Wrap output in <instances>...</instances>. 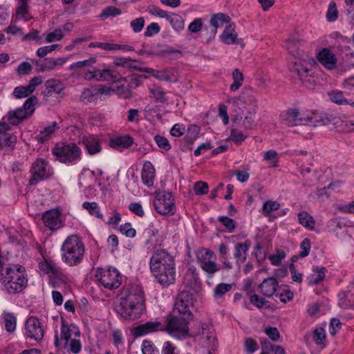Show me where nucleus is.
I'll return each mask as SVG.
<instances>
[{"instance_id":"nucleus-1","label":"nucleus","mask_w":354,"mask_h":354,"mask_svg":"<svg viewBox=\"0 0 354 354\" xmlns=\"http://www.w3.org/2000/svg\"><path fill=\"white\" fill-rule=\"evenodd\" d=\"M192 317H187L182 315L174 313L173 317L168 319L165 326L158 321L147 322L134 327L131 334L135 337L144 336L151 333L167 330L169 333L178 338H185L188 335V320Z\"/></svg>"},{"instance_id":"nucleus-2","label":"nucleus","mask_w":354,"mask_h":354,"mask_svg":"<svg viewBox=\"0 0 354 354\" xmlns=\"http://www.w3.org/2000/svg\"><path fill=\"white\" fill-rule=\"evenodd\" d=\"M145 310L144 292L139 286H132L120 293L115 311L126 319L134 320L140 317Z\"/></svg>"},{"instance_id":"nucleus-3","label":"nucleus","mask_w":354,"mask_h":354,"mask_svg":"<svg viewBox=\"0 0 354 354\" xmlns=\"http://www.w3.org/2000/svg\"><path fill=\"white\" fill-rule=\"evenodd\" d=\"M24 271V267L19 265L1 268L0 283L3 289L8 294L21 292L26 287L28 282Z\"/></svg>"},{"instance_id":"nucleus-4","label":"nucleus","mask_w":354,"mask_h":354,"mask_svg":"<svg viewBox=\"0 0 354 354\" xmlns=\"http://www.w3.org/2000/svg\"><path fill=\"white\" fill-rule=\"evenodd\" d=\"M62 260L66 265L73 267L80 265L84 259L85 247L81 238L77 234L66 237L61 246Z\"/></svg>"},{"instance_id":"nucleus-5","label":"nucleus","mask_w":354,"mask_h":354,"mask_svg":"<svg viewBox=\"0 0 354 354\" xmlns=\"http://www.w3.org/2000/svg\"><path fill=\"white\" fill-rule=\"evenodd\" d=\"M53 154L62 163H70L80 159L82 151L75 143L57 144L53 149Z\"/></svg>"},{"instance_id":"nucleus-6","label":"nucleus","mask_w":354,"mask_h":354,"mask_svg":"<svg viewBox=\"0 0 354 354\" xmlns=\"http://www.w3.org/2000/svg\"><path fill=\"white\" fill-rule=\"evenodd\" d=\"M310 66L311 59L308 56L297 59L290 65L289 69L292 77L299 79L306 87L310 88L313 86L314 82L309 77Z\"/></svg>"},{"instance_id":"nucleus-7","label":"nucleus","mask_w":354,"mask_h":354,"mask_svg":"<svg viewBox=\"0 0 354 354\" xmlns=\"http://www.w3.org/2000/svg\"><path fill=\"white\" fill-rule=\"evenodd\" d=\"M30 173L29 184L30 185H37L40 181L48 178L53 174L49 162L41 158H37L32 162Z\"/></svg>"},{"instance_id":"nucleus-8","label":"nucleus","mask_w":354,"mask_h":354,"mask_svg":"<svg viewBox=\"0 0 354 354\" xmlns=\"http://www.w3.org/2000/svg\"><path fill=\"white\" fill-rule=\"evenodd\" d=\"M196 339L198 344L208 349V354H212L217 346L215 330L210 322H204L201 324V330L196 335Z\"/></svg>"},{"instance_id":"nucleus-9","label":"nucleus","mask_w":354,"mask_h":354,"mask_svg":"<svg viewBox=\"0 0 354 354\" xmlns=\"http://www.w3.org/2000/svg\"><path fill=\"white\" fill-rule=\"evenodd\" d=\"M95 276L105 288L116 289L121 285L122 277L115 268H97Z\"/></svg>"},{"instance_id":"nucleus-10","label":"nucleus","mask_w":354,"mask_h":354,"mask_svg":"<svg viewBox=\"0 0 354 354\" xmlns=\"http://www.w3.org/2000/svg\"><path fill=\"white\" fill-rule=\"evenodd\" d=\"M153 205L160 214L169 215L175 212L174 199L172 194L167 191L156 192Z\"/></svg>"},{"instance_id":"nucleus-11","label":"nucleus","mask_w":354,"mask_h":354,"mask_svg":"<svg viewBox=\"0 0 354 354\" xmlns=\"http://www.w3.org/2000/svg\"><path fill=\"white\" fill-rule=\"evenodd\" d=\"M198 263L202 270L209 277L220 270V266L215 263L216 257L215 254L207 249L199 250L196 254Z\"/></svg>"},{"instance_id":"nucleus-12","label":"nucleus","mask_w":354,"mask_h":354,"mask_svg":"<svg viewBox=\"0 0 354 354\" xmlns=\"http://www.w3.org/2000/svg\"><path fill=\"white\" fill-rule=\"evenodd\" d=\"M194 308V299L193 295L188 291H182L176 298L174 313H178L187 317H192V310Z\"/></svg>"},{"instance_id":"nucleus-13","label":"nucleus","mask_w":354,"mask_h":354,"mask_svg":"<svg viewBox=\"0 0 354 354\" xmlns=\"http://www.w3.org/2000/svg\"><path fill=\"white\" fill-rule=\"evenodd\" d=\"M45 330L40 320L34 316L28 317L25 323L24 337L35 341H40L44 338Z\"/></svg>"},{"instance_id":"nucleus-14","label":"nucleus","mask_w":354,"mask_h":354,"mask_svg":"<svg viewBox=\"0 0 354 354\" xmlns=\"http://www.w3.org/2000/svg\"><path fill=\"white\" fill-rule=\"evenodd\" d=\"M62 326L60 337L59 338L57 331L55 332L54 344L55 347L59 348L62 346V342H64V347H67L68 342L71 339V337H80V331L74 324L68 325L65 319L62 318Z\"/></svg>"},{"instance_id":"nucleus-15","label":"nucleus","mask_w":354,"mask_h":354,"mask_svg":"<svg viewBox=\"0 0 354 354\" xmlns=\"http://www.w3.org/2000/svg\"><path fill=\"white\" fill-rule=\"evenodd\" d=\"M174 266H176L174 257L165 250H156L150 258V270Z\"/></svg>"},{"instance_id":"nucleus-16","label":"nucleus","mask_w":354,"mask_h":354,"mask_svg":"<svg viewBox=\"0 0 354 354\" xmlns=\"http://www.w3.org/2000/svg\"><path fill=\"white\" fill-rule=\"evenodd\" d=\"M240 109H245L247 107L256 106L258 108L257 94L252 88H246L242 90L237 98H233L230 101Z\"/></svg>"},{"instance_id":"nucleus-17","label":"nucleus","mask_w":354,"mask_h":354,"mask_svg":"<svg viewBox=\"0 0 354 354\" xmlns=\"http://www.w3.org/2000/svg\"><path fill=\"white\" fill-rule=\"evenodd\" d=\"M156 281L163 286H168L176 280V266L151 270Z\"/></svg>"},{"instance_id":"nucleus-18","label":"nucleus","mask_w":354,"mask_h":354,"mask_svg":"<svg viewBox=\"0 0 354 354\" xmlns=\"http://www.w3.org/2000/svg\"><path fill=\"white\" fill-rule=\"evenodd\" d=\"M67 61L66 58L48 57L43 60H39L35 62L36 71L38 73H44L54 70L57 66H62Z\"/></svg>"},{"instance_id":"nucleus-19","label":"nucleus","mask_w":354,"mask_h":354,"mask_svg":"<svg viewBox=\"0 0 354 354\" xmlns=\"http://www.w3.org/2000/svg\"><path fill=\"white\" fill-rule=\"evenodd\" d=\"M317 59L319 63L327 70H333L337 66V58L328 48H324L320 50L317 55Z\"/></svg>"},{"instance_id":"nucleus-20","label":"nucleus","mask_w":354,"mask_h":354,"mask_svg":"<svg viewBox=\"0 0 354 354\" xmlns=\"http://www.w3.org/2000/svg\"><path fill=\"white\" fill-rule=\"evenodd\" d=\"M79 144H82L88 154L95 155L102 150L101 141L93 135H84L79 138Z\"/></svg>"},{"instance_id":"nucleus-21","label":"nucleus","mask_w":354,"mask_h":354,"mask_svg":"<svg viewBox=\"0 0 354 354\" xmlns=\"http://www.w3.org/2000/svg\"><path fill=\"white\" fill-rule=\"evenodd\" d=\"M44 225L50 230H55L62 226L60 218V212L57 209H51L45 212L42 215Z\"/></svg>"},{"instance_id":"nucleus-22","label":"nucleus","mask_w":354,"mask_h":354,"mask_svg":"<svg viewBox=\"0 0 354 354\" xmlns=\"http://www.w3.org/2000/svg\"><path fill=\"white\" fill-rule=\"evenodd\" d=\"M258 108L256 106L247 107L241 110L240 119L242 120V126L245 130L254 129L257 127V123L255 120Z\"/></svg>"},{"instance_id":"nucleus-23","label":"nucleus","mask_w":354,"mask_h":354,"mask_svg":"<svg viewBox=\"0 0 354 354\" xmlns=\"http://www.w3.org/2000/svg\"><path fill=\"white\" fill-rule=\"evenodd\" d=\"M306 111L300 112L296 109H289L286 112L285 123L290 127L306 124Z\"/></svg>"},{"instance_id":"nucleus-24","label":"nucleus","mask_w":354,"mask_h":354,"mask_svg":"<svg viewBox=\"0 0 354 354\" xmlns=\"http://www.w3.org/2000/svg\"><path fill=\"white\" fill-rule=\"evenodd\" d=\"M221 40L225 44H239L242 47L244 46V43L242 39L238 38L237 34L234 30V24H229L223 30L220 36Z\"/></svg>"},{"instance_id":"nucleus-25","label":"nucleus","mask_w":354,"mask_h":354,"mask_svg":"<svg viewBox=\"0 0 354 354\" xmlns=\"http://www.w3.org/2000/svg\"><path fill=\"white\" fill-rule=\"evenodd\" d=\"M279 288V283L276 278L268 277L265 279L259 285L260 292L267 297H272Z\"/></svg>"},{"instance_id":"nucleus-26","label":"nucleus","mask_w":354,"mask_h":354,"mask_svg":"<svg viewBox=\"0 0 354 354\" xmlns=\"http://www.w3.org/2000/svg\"><path fill=\"white\" fill-rule=\"evenodd\" d=\"M156 177V169L149 161H145L143 163L141 178L144 185L151 187L153 186Z\"/></svg>"},{"instance_id":"nucleus-27","label":"nucleus","mask_w":354,"mask_h":354,"mask_svg":"<svg viewBox=\"0 0 354 354\" xmlns=\"http://www.w3.org/2000/svg\"><path fill=\"white\" fill-rule=\"evenodd\" d=\"M306 124L313 127L324 126L330 123L329 118L325 114L306 111Z\"/></svg>"},{"instance_id":"nucleus-28","label":"nucleus","mask_w":354,"mask_h":354,"mask_svg":"<svg viewBox=\"0 0 354 354\" xmlns=\"http://www.w3.org/2000/svg\"><path fill=\"white\" fill-rule=\"evenodd\" d=\"M301 47V41L299 39H290L286 41V48L288 53L297 59L307 57Z\"/></svg>"},{"instance_id":"nucleus-29","label":"nucleus","mask_w":354,"mask_h":354,"mask_svg":"<svg viewBox=\"0 0 354 354\" xmlns=\"http://www.w3.org/2000/svg\"><path fill=\"white\" fill-rule=\"evenodd\" d=\"M46 91L44 92V97H48L54 95L60 94L63 90L64 86L61 82L58 80L50 79L45 82Z\"/></svg>"},{"instance_id":"nucleus-30","label":"nucleus","mask_w":354,"mask_h":354,"mask_svg":"<svg viewBox=\"0 0 354 354\" xmlns=\"http://www.w3.org/2000/svg\"><path fill=\"white\" fill-rule=\"evenodd\" d=\"M326 272V268L314 266L313 267V273L307 277L308 283L310 286H315L320 283L324 280Z\"/></svg>"},{"instance_id":"nucleus-31","label":"nucleus","mask_w":354,"mask_h":354,"mask_svg":"<svg viewBox=\"0 0 354 354\" xmlns=\"http://www.w3.org/2000/svg\"><path fill=\"white\" fill-rule=\"evenodd\" d=\"M133 143V139L129 135L119 136L110 140V147L116 149H127Z\"/></svg>"},{"instance_id":"nucleus-32","label":"nucleus","mask_w":354,"mask_h":354,"mask_svg":"<svg viewBox=\"0 0 354 354\" xmlns=\"http://www.w3.org/2000/svg\"><path fill=\"white\" fill-rule=\"evenodd\" d=\"M328 96L331 102L339 105H350L354 107V102L346 98L342 91L333 90L328 93Z\"/></svg>"},{"instance_id":"nucleus-33","label":"nucleus","mask_w":354,"mask_h":354,"mask_svg":"<svg viewBox=\"0 0 354 354\" xmlns=\"http://www.w3.org/2000/svg\"><path fill=\"white\" fill-rule=\"evenodd\" d=\"M26 118L28 116L26 114V111L21 110V108L11 110L7 114L8 122L12 125H18Z\"/></svg>"},{"instance_id":"nucleus-34","label":"nucleus","mask_w":354,"mask_h":354,"mask_svg":"<svg viewBox=\"0 0 354 354\" xmlns=\"http://www.w3.org/2000/svg\"><path fill=\"white\" fill-rule=\"evenodd\" d=\"M250 247V243L248 241L237 243L235 245L234 257L237 261L244 262L246 260Z\"/></svg>"},{"instance_id":"nucleus-35","label":"nucleus","mask_w":354,"mask_h":354,"mask_svg":"<svg viewBox=\"0 0 354 354\" xmlns=\"http://www.w3.org/2000/svg\"><path fill=\"white\" fill-rule=\"evenodd\" d=\"M59 129V127L56 122H52L50 125L45 127L42 130L39 131V133L37 136V140L41 143H44L48 140L53 134V133Z\"/></svg>"},{"instance_id":"nucleus-36","label":"nucleus","mask_w":354,"mask_h":354,"mask_svg":"<svg viewBox=\"0 0 354 354\" xmlns=\"http://www.w3.org/2000/svg\"><path fill=\"white\" fill-rule=\"evenodd\" d=\"M2 318L7 332L13 333L15 330L17 326L16 317L13 313L5 312L2 314Z\"/></svg>"},{"instance_id":"nucleus-37","label":"nucleus","mask_w":354,"mask_h":354,"mask_svg":"<svg viewBox=\"0 0 354 354\" xmlns=\"http://www.w3.org/2000/svg\"><path fill=\"white\" fill-rule=\"evenodd\" d=\"M166 19L169 21V24L175 30L180 31L184 28L185 22L181 16L171 13V15L169 14Z\"/></svg>"},{"instance_id":"nucleus-38","label":"nucleus","mask_w":354,"mask_h":354,"mask_svg":"<svg viewBox=\"0 0 354 354\" xmlns=\"http://www.w3.org/2000/svg\"><path fill=\"white\" fill-rule=\"evenodd\" d=\"M97 98L95 87L84 89L80 96V100L85 104L95 102Z\"/></svg>"},{"instance_id":"nucleus-39","label":"nucleus","mask_w":354,"mask_h":354,"mask_svg":"<svg viewBox=\"0 0 354 354\" xmlns=\"http://www.w3.org/2000/svg\"><path fill=\"white\" fill-rule=\"evenodd\" d=\"M230 17L223 13L214 15L210 19V24L216 30L218 28L223 26L224 23H229Z\"/></svg>"},{"instance_id":"nucleus-40","label":"nucleus","mask_w":354,"mask_h":354,"mask_svg":"<svg viewBox=\"0 0 354 354\" xmlns=\"http://www.w3.org/2000/svg\"><path fill=\"white\" fill-rule=\"evenodd\" d=\"M233 83L230 86V91L235 92L239 89L243 82V75L238 68H235L232 71Z\"/></svg>"},{"instance_id":"nucleus-41","label":"nucleus","mask_w":354,"mask_h":354,"mask_svg":"<svg viewBox=\"0 0 354 354\" xmlns=\"http://www.w3.org/2000/svg\"><path fill=\"white\" fill-rule=\"evenodd\" d=\"M150 97L157 102L165 103L167 102L166 93L163 89L158 86L149 88Z\"/></svg>"},{"instance_id":"nucleus-42","label":"nucleus","mask_w":354,"mask_h":354,"mask_svg":"<svg viewBox=\"0 0 354 354\" xmlns=\"http://www.w3.org/2000/svg\"><path fill=\"white\" fill-rule=\"evenodd\" d=\"M261 349L266 351L268 354H285V351L282 346L272 344L266 341L261 342Z\"/></svg>"},{"instance_id":"nucleus-43","label":"nucleus","mask_w":354,"mask_h":354,"mask_svg":"<svg viewBox=\"0 0 354 354\" xmlns=\"http://www.w3.org/2000/svg\"><path fill=\"white\" fill-rule=\"evenodd\" d=\"M88 46L92 48H100L105 50H118L124 48V46L120 44L103 42H92Z\"/></svg>"},{"instance_id":"nucleus-44","label":"nucleus","mask_w":354,"mask_h":354,"mask_svg":"<svg viewBox=\"0 0 354 354\" xmlns=\"http://www.w3.org/2000/svg\"><path fill=\"white\" fill-rule=\"evenodd\" d=\"M298 218L300 224L305 227L313 229L315 225V221L306 212H301L298 214Z\"/></svg>"},{"instance_id":"nucleus-45","label":"nucleus","mask_w":354,"mask_h":354,"mask_svg":"<svg viewBox=\"0 0 354 354\" xmlns=\"http://www.w3.org/2000/svg\"><path fill=\"white\" fill-rule=\"evenodd\" d=\"M83 207L86 209L90 214L92 216L98 218H102L103 215L100 212V207L97 203L95 202H84L82 205Z\"/></svg>"},{"instance_id":"nucleus-46","label":"nucleus","mask_w":354,"mask_h":354,"mask_svg":"<svg viewBox=\"0 0 354 354\" xmlns=\"http://www.w3.org/2000/svg\"><path fill=\"white\" fill-rule=\"evenodd\" d=\"M250 301L257 308H262L263 307L269 308L270 302L264 298L259 297L254 293L250 295Z\"/></svg>"},{"instance_id":"nucleus-47","label":"nucleus","mask_w":354,"mask_h":354,"mask_svg":"<svg viewBox=\"0 0 354 354\" xmlns=\"http://www.w3.org/2000/svg\"><path fill=\"white\" fill-rule=\"evenodd\" d=\"M328 225L337 234L339 230L346 227L347 222L344 218H335L329 221Z\"/></svg>"},{"instance_id":"nucleus-48","label":"nucleus","mask_w":354,"mask_h":354,"mask_svg":"<svg viewBox=\"0 0 354 354\" xmlns=\"http://www.w3.org/2000/svg\"><path fill=\"white\" fill-rule=\"evenodd\" d=\"M37 102V99L35 96H32L27 99L23 106L21 107V110L26 111V114L29 118L35 111V106Z\"/></svg>"},{"instance_id":"nucleus-49","label":"nucleus","mask_w":354,"mask_h":354,"mask_svg":"<svg viewBox=\"0 0 354 354\" xmlns=\"http://www.w3.org/2000/svg\"><path fill=\"white\" fill-rule=\"evenodd\" d=\"M30 0H17L18 6L16 9L17 16L23 17L26 21L28 20L26 15L28 13V3Z\"/></svg>"},{"instance_id":"nucleus-50","label":"nucleus","mask_w":354,"mask_h":354,"mask_svg":"<svg viewBox=\"0 0 354 354\" xmlns=\"http://www.w3.org/2000/svg\"><path fill=\"white\" fill-rule=\"evenodd\" d=\"M103 82L117 81L121 79L120 74L114 69H103Z\"/></svg>"},{"instance_id":"nucleus-51","label":"nucleus","mask_w":354,"mask_h":354,"mask_svg":"<svg viewBox=\"0 0 354 354\" xmlns=\"http://www.w3.org/2000/svg\"><path fill=\"white\" fill-rule=\"evenodd\" d=\"M232 285L225 283H218L214 289V297L215 298H220L225 293L230 291Z\"/></svg>"},{"instance_id":"nucleus-52","label":"nucleus","mask_w":354,"mask_h":354,"mask_svg":"<svg viewBox=\"0 0 354 354\" xmlns=\"http://www.w3.org/2000/svg\"><path fill=\"white\" fill-rule=\"evenodd\" d=\"M103 69H96L93 71L86 72L84 74V77L88 81L96 80L103 82Z\"/></svg>"},{"instance_id":"nucleus-53","label":"nucleus","mask_w":354,"mask_h":354,"mask_svg":"<svg viewBox=\"0 0 354 354\" xmlns=\"http://www.w3.org/2000/svg\"><path fill=\"white\" fill-rule=\"evenodd\" d=\"M0 142L4 146L12 147L17 142V137L12 133H6L0 136Z\"/></svg>"},{"instance_id":"nucleus-54","label":"nucleus","mask_w":354,"mask_h":354,"mask_svg":"<svg viewBox=\"0 0 354 354\" xmlns=\"http://www.w3.org/2000/svg\"><path fill=\"white\" fill-rule=\"evenodd\" d=\"M279 207L280 203L277 201H267L263 203L262 207L263 214L267 215L273 211L279 209Z\"/></svg>"},{"instance_id":"nucleus-55","label":"nucleus","mask_w":354,"mask_h":354,"mask_svg":"<svg viewBox=\"0 0 354 354\" xmlns=\"http://www.w3.org/2000/svg\"><path fill=\"white\" fill-rule=\"evenodd\" d=\"M32 93L28 86H17L14 89L13 95L16 98H24L30 95Z\"/></svg>"},{"instance_id":"nucleus-56","label":"nucleus","mask_w":354,"mask_h":354,"mask_svg":"<svg viewBox=\"0 0 354 354\" xmlns=\"http://www.w3.org/2000/svg\"><path fill=\"white\" fill-rule=\"evenodd\" d=\"M313 339L317 345H322L326 339V333L323 328H315L313 331Z\"/></svg>"},{"instance_id":"nucleus-57","label":"nucleus","mask_w":354,"mask_h":354,"mask_svg":"<svg viewBox=\"0 0 354 354\" xmlns=\"http://www.w3.org/2000/svg\"><path fill=\"white\" fill-rule=\"evenodd\" d=\"M338 17V10L335 2L331 1L329 3L326 13V19L328 21H335Z\"/></svg>"},{"instance_id":"nucleus-58","label":"nucleus","mask_w":354,"mask_h":354,"mask_svg":"<svg viewBox=\"0 0 354 354\" xmlns=\"http://www.w3.org/2000/svg\"><path fill=\"white\" fill-rule=\"evenodd\" d=\"M147 11L151 15L159 17L160 18H167L169 13L164 10L160 9L159 7L154 5H149L147 7Z\"/></svg>"},{"instance_id":"nucleus-59","label":"nucleus","mask_w":354,"mask_h":354,"mask_svg":"<svg viewBox=\"0 0 354 354\" xmlns=\"http://www.w3.org/2000/svg\"><path fill=\"white\" fill-rule=\"evenodd\" d=\"M218 221L221 223L230 232H232L236 227V222L232 218L226 216H218Z\"/></svg>"},{"instance_id":"nucleus-60","label":"nucleus","mask_w":354,"mask_h":354,"mask_svg":"<svg viewBox=\"0 0 354 354\" xmlns=\"http://www.w3.org/2000/svg\"><path fill=\"white\" fill-rule=\"evenodd\" d=\"M277 152L272 149L268 150L263 153V160L270 161V166L273 167H277Z\"/></svg>"},{"instance_id":"nucleus-61","label":"nucleus","mask_w":354,"mask_h":354,"mask_svg":"<svg viewBox=\"0 0 354 354\" xmlns=\"http://www.w3.org/2000/svg\"><path fill=\"white\" fill-rule=\"evenodd\" d=\"M64 348L74 354H77L82 350V344L79 339H71L68 342L67 347Z\"/></svg>"},{"instance_id":"nucleus-62","label":"nucleus","mask_w":354,"mask_h":354,"mask_svg":"<svg viewBox=\"0 0 354 354\" xmlns=\"http://www.w3.org/2000/svg\"><path fill=\"white\" fill-rule=\"evenodd\" d=\"M120 14V9L113 6H109L102 10L100 16L102 19H106L109 17H116Z\"/></svg>"},{"instance_id":"nucleus-63","label":"nucleus","mask_w":354,"mask_h":354,"mask_svg":"<svg viewBox=\"0 0 354 354\" xmlns=\"http://www.w3.org/2000/svg\"><path fill=\"white\" fill-rule=\"evenodd\" d=\"M142 354H159L158 350L150 341L145 340L142 342Z\"/></svg>"},{"instance_id":"nucleus-64","label":"nucleus","mask_w":354,"mask_h":354,"mask_svg":"<svg viewBox=\"0 0 354 354\" xmlns=\"http://www.w3.org/2000/svg\"><path fill=\"white\" fill-rule=\"evenodd\" d=\"M162 354H179V351L171 342L167 341L163 343L161 350Z\"/></svg>"}]
</instances>
